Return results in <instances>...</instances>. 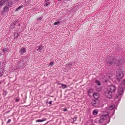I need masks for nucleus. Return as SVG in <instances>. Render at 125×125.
I'll list each match as a JSON object with an SVG mask.
<instances>
[{"instance_id": "nucleus-1", "label": "nucleus", "mask_w": 125, "mask_h": 125, "mask_svg": "<svg viewBox=\"0 0 125 125\" xmlns=\"http://www.w3.org/2000/svg\"><path fill=\"white\" fill-rule=\"evenodd\" d=\"M125 88V79H124L118 88L117 94L116 95L115 98V100L116 102H119L120 100L124 90Z\"/></svg>"}, {"instance_id": "nucleus-2", "label": "nucleus", "mask_w": 125, "mask_h": 125, "mask_svg": "<svg viewBox=\"0 0 125 125\" xmlns=\"http://www.w3.org/2000/svg\"><path fill=\"white\" fill-rule=\"evenodd\" d=\"M116 61V60L114 59L111 57H110L106 60V63L109 65H115V63Z\"/></svg>"}, {"instance_id": "nucleus-3", "label": "nucleus", "mask_w": 125, "mask_h": 125, "mask_svg": "<svg viewBox=\"0 0 125 125\" xmlns=\"http://www.w3.org/2000/svg\"><path fill=\"white\" fill-rule=\"evenodd\" d=\"M116 76L118 79H122L123 76V71L121 69H119L116 72Z\"/></svg>"}, {"instance_id": "nucleus-4", "label": "nucleus", "mask_w": 125, "mask_h": 125, "mask_svg": "<svg viewBox=\"0 0 125 125\" xmlns=\"http://www.w3.org/2000/svg\"><path fill=\"white\" fill-rule=\"evenodd\" d=\"M105 95L107 97L111 98L112 97V93L107 88L104 92Z\"/></svg>"}, {"instance_id": "nucleus-5", "label": "nucleus", "mask_w": 125, "mask_h": 125, "mask_svg": "<svg viewBox=\"0 0 125 125\" xmlns=\"http://www.w3.org/2000/svg\"><path fill=\"white\" fill-rule=\"evenodd\" d=\"M109 117V115L108 114L104 115H102L100 117L99 122H101L102 120H106L107 118H108Z\"/></svg>"}, {"instance_id": "nucleus-6", "label": "nucleus", "mask_w": 125, "mask_h": 125, "mask_svg": "<svg viewBox=\"0 0 125 125\" xmlns=\"http://www.w3.org/2000/svg\"><path fill=\"white\" fill-rule=\"evenodd\" d=\"M107 89L112 93V92H115L116 88L115 86L111 85L109 86Z\"/></svg>"}, {"instance_id": "nucleus-7", "label": "nucleus", "mask_w": 125, "mask_h": 125, "mask_svg": "<svg viewBox=\"0 0 125 125\" xmlns=\"http://www.w3.org/2000/svg\"><path fill=\"white\" fill-rule=\"evenodd\" d=\"M124 62L123 60L121 59L119 60H116L115 63V65L117 66H120Z\"/></svg>"}, {"instance_id": "nucleus-8", "label": "nucleus", "mask_w": 125, "mask_h": 125, "mask_svg": "<svg viewBox=\"0 0 125 125\" xmlns=\"http://www.w3.org/2000/svg\"><path fill=\"white\" fill-rule=\"evenodd\" d=\"M115 108V105H113L110 106V107L108 108H106L107 110V112H108V111L109 110H112L114 109Z\"/></svg>"}, {"instance_id": "nucleus-9", "label": "nucleus", "mask_w": 125, "mask_h": 125, "mask_svg": "<svg viewBox=\"0 0 125 125\" xmlns=\"http://www.w3.org/2000/svg\"><path fill=\"white\" fill-rule=\"evenodd\" d=\"M93 96L95 98L97 99L99 97V94L98 93L95 92L93 93Z\"/></svg>"}, {"instance_id": "nucleus-10", "label": "nucleus", "mask_w": 125, "mask_h": 125, "mask_svg": "<svg viewBox=\"0 0 125 125\" xmlns=\"http://www.w3.org/2000/svg\"><path fill=\"white\" fill-rule=\"evenodd\" d=\"M4 69L2 68L0 69V77L4 73Z\"/></svg>"}, {"instance_id": "nucleus-11", "label": "nucleus", "mask_w": 125, "mask_h": 125, "mask_svg": "<svg viewBox=\"0 0 125 125\" xmlns=\"http://www.w3.org/2000/svg\"><path fill=\"white\" fill-rule=\"evenodd\" d=\"M98 111L97 109H94L93 111V115H95L97 114Z\"/></svg>"}, {"instance_id": "nucleus-12", "label": "nucleus", "mask_w": 125, "mask_h": 125, "mask_svg": "<svg viewBox=\"0 0 125 125\" xmlns=\"http://www.w3.org/2000/svg\"><path fill=\"white\" fill-rule=\"evenodd\" d=\"M25 49L24 48H23L20 50V52L21 54H23L25 52Z\"/></svg>"}, {"instance_id": "nucleus-13", "label": "nucleus", "mask_w": 125, "mask_h": 125, "mask_svg": "<svg viewBox=\"0 0 125 125\" xmlns=\"http://www.w3.org/2000/svg\"><path fill=\"white\" fill-rule=\"evenodd\" d=\"M91 104L93 106H95L96 104V100H92L91 102Z\"/></svg>"}, {"instance_id": "nucleus-14", "label": "nucleus", "mask_w": 125, "mask_h": 125, "mask_svg": "<svg viewBox=\"0 0 125 125\" xmlns=\"http://www.w3.org/2000/svg\"><path fill=\"white\" fill-rule=\"evenodd\" d=\"M58 84H60L62 86V87L63 89H65L67 87V86L65 84H60L59 83H58Z\"/></svg>"}, {"instance_id": "nucleus-15", "label": "nucleus", "mask_w": 125, "mask_h": 125, "mask_svg": "<svg viewBox=\"0 0 125 125\" xmlns=\"http://www.w3.org/2000/svg\"><path fill=\"white\" fill-rule=\"evenodd\" d=\"M23 7V5L20 6L17 8L15 10L16 11H17L22 8Z\"/></svg>"}, {"instance_id": "nucleus-16", "label": "nucleus", "mask_w": 125, "mask_h": 125, "mask_svg": "<svg viewBox=\"0 0 125 125\" xmlns=\"http://www.w3.org/2000/svg\"><path fill=\"white\" fill-rule=\"evenodd\" d=\"M19 35V33L16 32L15 33L14 35V38L16 39L17 38Z\"/></svg>"}, {"instance_id": "nucleus-17", "label": "nucleus", "mask_w": 125, "mask_h": 125, "mask_svg": "<svg viewBox=\"0 0 125 125\" xmlns=\"http://www.w3.org/2000/svg\"><path fill=\"white\" fill-rule=\"evenodd\" d=\"M43 47L42 46H40L38 47V49H36L37 51H41Z\"/></svg>"}, {"instance_id": "nucleus-18", "label": "nucleus", "mask_w": 125, "mask_h": 125, "mask_svg": "<svg viewBox=\"0 0 125 125\" xmlns=\"http://www.w3.org/2000/svg\"><path fill=\"white\" fill-rule=\"evenodd\" d=\"M46 120V119L44 118L42 120H36V122H41L44 121H45Z\"/></svg>"}, {"instance_id": "nucleus-19", "label": "nucleus", "mask_w": 125, "mask_h": 125, "mask_svg": "<svg viewBox=\"0 0 125 125\" xmlns=\"http://www.w3.org/2000/svg\"><path fill=\"white\" fill-rule=\"evenodd\" d=\"M95 82L97 85L99 86L101 84V83L99 81L97 80H96L95 81Z\"/></svg>"}, {"instance_id": "nucleus-20", "label": "nucleus", "mask_w": 125, "mask_h": 125, "mask_svg": "<svg viewBox=\"0 0 125 125\" xmlns=\"http://www.w3.org/2000/svg\"><path fill=\"white\" fill-rule=\"evenodd\" d=\"M12 4V2L11 1L7 3V5L8 6H10Z\"/></svg>"}, {"instance_id": "nucleus-21", "label": "nucleus", "mask_w": 125, "mask_h": 125, "mask_svg": "<svg viewBox=\"0 0 125 125\" xmlns=\"http://www.w3.org/2000/svg\"><path fill=\"white\" fill-rule=\"evenodd\" d=\"M96 90L98 91H101L102 89V88L101 87H99L98 88V87H96Z\"/></svg>"}, {"instance_id": "nucleus-22", "label": "nucleus", "mask_w": 125, "mask_h": 125, "mask_svg": "<svg viewBox=\"0 0 125 125\" xmlns=\"http://www.w3.org/2000/svg\"><path fill=\"white\" fill-rule=\"evenodd\" d=\"M54 62H51L49 64V66H52L54 65Z\"/></svg>"}, {"instance_id": "nucleus-23", "label": "nucleus", "mask_w": 125, "mask_h": 125, "mask_svg": "<svg viewBox=\"0 0 125 125\" xmlns=\"http://www.w3.org/2000/svg\"><path fill=\"white\" fill-rule=\"evenodd\" d=\"M8 10V7L7 6H5L4 8V11H7Z\"/></svg>"}, {"instance_id": "nucleus-24", "label": "nucleus", "mask_w": 125, "mask_h": 125, "mask_svg": "<svg viewBox=\"0 0 125 125\" xmlns=\"http://www.w3.org/2000/svg\"><path fill=\"white\" fill-rule=\"evenodd\" d=\"M59 21L56 22L54 23L53 25H59Z\"/></svg>"}, {"instance_id": "nucleus-25", "label": "nucleus", "mask_w": 125, "mask_h": 125, "mask_svg": "<svg viewBox=\"0 0 125 125\" xmlns=\"http://www.w3.org/2000/svg\"><path fill=\"white\" fill-rule=\"evenodd\" d=\"M3 52H6L8 51V49L7 48H5L3 49Z\"/></svg>"}, {"instance_id": "nucleus-26", "label": "nucleus", "mask_w": 125, "mask_h": 125, "mask_svg": "<svg viewBox=\"0 0 125 125\" xmlns=\"http://www.w3.org/2000/svg\"><path fill=\"white\" fill-rule=\"evenodd\" d=\"M71 65V63H68V64H67L66 65V67H67L68 66L69 67Z\"/></svg>"}, {"instance_id": "nucleus-27", "label": "nucleus", "mask_w": 125, "mask_h": 125, "mask_svg": "<svg viewBox=\"0 0 125 125\" xmlns=\"http://www.w3.org/2000/svg\"><path fill=\"white\" fill-rule=\"evenodd\" d=\"M93 91V90L92 89H90L88 91V92L89 93H91Z\"/></svg>"}, {"instance_id": "nucleus-28", "label": "nucleus", "mask_w": 125, "mask_h": 125, "mask_svg": "<svg viewBox=\"0 0 125 125\" xmlns=\"http://www.w3.org/2000/svg\"><path fill=\"white\" fill-rule=\"evenodd\" d=\"M11 121V120L10 119H9L8 120V121L7 122V123H9Z\"/></svg>"}, {"instance_id": "nucleus-29", "label": "nucleus", "mask_w": 125, "mask_h": 125, "mask_svg": "<svg viewBox=\"0 0 125 125\" xmlns=\"http://www.w3.org/2000/svg\"><path fill=\"white\" fill-rule=\"evenodd\" d=\"M42 19V18L41 17H39L38 18H37V19L38 20H41Z\"/></svg>"}, {"instance_id": "nucleus-30", "label": "nucleus", "mask_w": 125, "mask_h": 125, "mask_svg": "<svg viewBox=\"0 0 125 125\" xmlns=\"http://www.w3.org/2000/svg\"><path fill=\"white\" fill-rule=\"evenodd\" d=\"M49 4V2H47L46 3V6H48Z\"/></svg>"}, {"instance_id": "nucleus-31", "label": "nucleus", "mask_w": 125, "mask_h": 125, "mask_svg": "<svg viewBox=\"0 0 125 125\" xmlns=\"http://www.w3.org/2000/svg\"><path fill=\"white\" fill-rule=\"evenodd\" d=\"M73 120L74 121H75L76 119V117H75L73 119Z\"/></svg>"}, {"instance_id": "nucleus-32", "label": "nucleus", "mask_w": 125, "mask_h": 125, "mask_svg": "<svg viewBox=\"0 0 125 125\" xmlns=\"http://www.w3.org/2000/svg\"><path fill=\"white\" fill-rule=\"evenodd\" d=\"M19 100L18 99H16V101L17 102H18L19 101Z\"/></svg>"}, {"instance_id": "nucleus-33", "label": "nucleus", "mask_w": 125, "mask_h": 125, "mask_svg": "<svg viewBox=\"0 0 125 125\" xmlns=\"http://www.w3.org/2000/svg\"><path fill=\"white\" fill-rule=\"evenodd\" d=\"M67 110V109L66 108L65 109H64V110H63V111H66Z\"/></svg>"}, {"instance_id": "nucleus-34", "label": "nucleus", "mask_w": 125, "mask_h": 125, "mask_svg": "<svg viewBox=\"0 0 125 125\" xmlns=\"http://www.w3.org/2000/svg\"><path fill=\"white\" fill-rule=\"evenodd\" d=\"M12 25L13 26V27H14L15 26V24L14 23H13L12 24Z\"/></svg>"}, {"instance_id": "nucleus-35", "label": "nucleus", "mask_w": 125, "mask_h": 125, "mask_svg": "<svg viewBox=\"0 0 125 125\" xmlns=\"http://www.w3.org/2000/svg\"><path fill=\"white\" fill-rule=\"evenodd\" d=\"M52 101H50L49 102V104H51Z\"/></svg>"}, {"instance_id": "nucleus-36", "label": "nucleus", "mask_w": 125, "mask_h": 125, "mask_svg": "<svg viewBox=\"0 0 125 125\" xmlns=\"http://www.w3.org/2000/svg\"><path fill=\"white\" fill-rule=\"evenodd\" d=\"M49 0H45V2H47V1H49Z\"/></svg>"}, {"instance_id": "nucleus-37", "label": "nucleus", "mask_w": 125, "mask_h": 125, "mask_svg": "<svg viewBox=\"0 0 125 125\" xmlns=\"http://www.w3.org/2000/svg\"><path fill=\"white\" fill-rule=\"evenodd\" d=\"M16 69H19L18 67H17L16 68Z\"/></svg>"}, {"instance_id": "nucleus-38", "label": "nucleus", "mask_w": 125, "mask_h": 125, "mask_svg": "<svg viewBox=\"0 0 125 125\" xmlns=\"http://www.w3.org/2000/svg\"><path fill=\"white\" fill-rule=\"evenodd\" d=\"M1 62L0 61V65H1Z\"/></svg>"}, {"instance_id": "nucleus-39", "label": "nucleus", "mask_w": 125, "mask_h": 125, "mask_svg": "<svg viewBox=\"0 0 125 125\" xmlns=\"http://www.w3.org/2000/svg\"><path fill=\"white\" fill-rule=\"evenodd\" d=\"M1 55V54L0 53V56Z\"/></svg>"}, {"instance_id": "nucleus-40", "label": "nucleus", "mask_w": 125, "mask_h": 125, "mask_svg": "<svg viewBox=\"0 0 125 125\" xmlns=\"http://www.w3.org/2000/svg\"><path fill=\"white\" fill-rule=\"evenodd\" d=\"M1 82H0V84H1Z\"/></svg>"}]
</instances>
